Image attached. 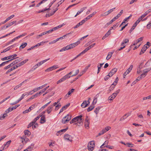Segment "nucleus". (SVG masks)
Returning <instances> with one entry per match:
<instances>
[{"mask_svg": "<svg viewBox=\"0 0 151 151\" xmlns=\"http://www.w3.org/2000/svg\"><path fill=\"white\" fill-rule=\"evenodd\" d=\"M70 105V104L68 103L67 105H65L64 106H63L62 108L60 109L59 114L63 112V111L66 109Z\"/></svg>", "mask_w": 151, "mask_h": 151, "instance_id": "nucleus-13", "label": "nucleus"}, {"mask_svg": "<svg viewBox=\"0 0 151 151\" xmlns=\"http://www.w3.org/2000/svg\"><path fill=\"white\" fill-rule=\"evenodd\" d=\"M115 9V7L110 9V10H109L107 12L108 13L107 14H110L111 12H112L114 11V10Z\"/></svg>", "mask_w": 151, "mask_h": 151, "instance_id": "nucleus-44", "label": "nucleus"}, {"mask_svg": "<svg viewBox=\"0 0 151 151\" xmlns=\"http://www.w3.org/2000/svg\"><path fill=\"white\" fill-rule=\"evenodd\" d=\"M64 138L65 139L69 140L71 142L73 141L71 136L68 134H65L64 136Z\"/></svg>", "mask_w": 151, "mask_h": 151, "instance_id": "nucleus-9", "label": "nucleus"}, {"mask_svg": "<svg viewBox=\"0 0 151 151\" xmlns=\"http://www.w3.org/2000/svg\"><path fill=\"white\" fill-rule=\"evenodd\" d=\"M143 38V37H140V38L138 39L136 41L137 42V43H138L141 41H142V40Z\"/></svg>", "mask_w": 151, "mask_h": 151, "instance_id": "nucleus-56", "label": "nucleus"}, {"mask_svg": "<svg viewBox=\"0 0 151 151\" xmlns=\"http://www.w3.org/2000/svg\"><path fill=\"white\" fill-rule=\"evenodd\" d=\"M22 60V59L21 58H19V59L14 61L12 62V63L14 65H15L16 64H18V63L19 62H20Z\"/></svg>", "mask_w": 151, "mask_h": 151, "instance_id": "nucleus-15", "label": "nucleus"}, {"mask_svg": "<svg viewBox=\"0 0 151 151\" xmlns=\"http://www.w3.org/2000/svg\"><path fill=\"white\" fill-rule=\"evenodd\" d=\"M147 29H150L151 28V22H150L147 26Z\"/></svg>", "mask_w": 151, "mask_h": 151, "instance_id": "nucleus-51", "label": "nucleus"}, {"mask_svg": "<svg viewBox=\"0 0 151 151\" xmlns=\"http://www.w3.org/2000/svg\"><path fill=\"white\" fill-rule=\"evenodd\" d=\"M90 64L85 68L84 70H83V73H85L86 72V71H87V69L90 67Z\"/></svg>", "mask_w": 151, "mask_h": 151, "instance_id": "nucleus-43", "label": "nucleus"}, {"mask_svg": "<svg viewBox=\"0 0 151 151\" xmlns=\"http://www.w3.org/2000/svg\"><path fill=\"white\" fill-rule=\"evenodd\" d=\"M65 0H61L59 2H58L57 3V7H58L60 6V5L61 4L65 1Z\"/></svg>", "mask_w": 151, "mask_h": 151, "instance_id": "nucleus-47", "label": "nucleus"}, {"mask_svg": "<svg viewBox=\"0 0 151 151\" xmlns=\"http://www.w3.org/2000/svg\"><path fill=\"white\" fill-rule=\"evenodd\" d=\"M27 95V94L26 93H25L23 94L20 98L21 99H22L24 98V97Z\"/></svg>", "mask_w": 151, "mask_h": 151, "instance_id": "nucleus-60", "label": "nucleus"}, {"mask_svg": "<svg viewBox=\"0 0 151 151\" xmlns=\"http://www.w3.org/2000/svg\"><path fill=\"white\" fill-rule=\"evenodd\" d=\"M71 115L68 114L67 116L63 118L62 119V122L63 124H65L67 122L70 121L71 119Z\"/></svg>", "mask_w": 151, "mask_h": 151, "instance_id": "nucleus-1", "label": "nucleus"}, {"mask_svg": "<svg viewBox=\"0 0 151 151\" xmlns=\"http://www.w3.org/2000/svg\"><path fill=\"white\" fill-rule=\"evenodd\" d=\"M75 90V89H71V90L70 91H69L68 93H67V94L68 95H70L71 93H73L74 91Z\"/></svg>", "mask_w": 151, "mask_h": 151, "instance_id": "nucleus-46", "label": "nucleus"}, {"mask_svg": "<svg viewBox=\"0 0 151 151\" xmlns=\"http://www.w3.org/2000/svg\"><path fill=\"white\" fill-rule=\"evenodd\" d=\"M17 54H14L12 55H11L8 56V59H10L12 58H14L17 56Z\"/></svg>", "mask_w": 151, "mask_h": 151, "instance_id": "nucleus-48", "label": "nucleus"}, {"mask_svg": "<svg viewBox=\"0 0 151 151\" xmlns=\"http://www.w3.org/2000/svg\"><path fill=\"white\" fill-rule=\"evenodd\" d=\"M80 42L79 41L75 43H73L67 45V46H68V47L69 48L68 49V50H69L74 48L76 46H77L78 44H80Z\"/></svg>", "mask_w": 151, "mask_h": 151, "instance_id": "nucleus-3", "label": "nucleus"}, {"mask_svg": "<svg viewBox=\"0 0 151 151\" xmlns=\"http://www.w3.org/2000/svg\"><path fill=\"white\" fill-rule=\"evenodd\" d=\"M35 124L34 122H31L28 125L27 127V128H29V127H32L33 125H34Z\"/></svg>", "mask_w": 151, "mask_h": 151, "instance_id": "nucleus-41", "label": "nucleus"}, {"mask_svg": "<svg viewBox=\"0 0 151 151\" xmlns=\"http://www.w3.org/2000/svg\"><path fill=\"white\" fill-rule=\"evenodd\" d=\"M104 63H101L97 66L98 68L100 69Z\"/></svg>", "mask_w": 151, "mask_h": 151, "instance_id": "nucleus-62", "label": "nucleus"}, {"mask_svg": "<svg viewBox=\"0 0 151 151\" xmlns=\"http://www.w3.org/2000/svg\"><path fill=\"white\" fill-rule=\"evenodd\" d=\"M123 13V10H122L120 12L117 14V16H116L115 17L116 18V19H117Z\"/></svg>", "mask_w": 151, "mask_h": 151, "instance_id": "nucleus-37", "label": "nucleus"}, {"mask_svg": "<svg viewBox=\"0 0 151 151\" xmlns=\"http://www.w3.org/2000/svg\"><path fill=\"white\" fill-rule=\"evenodd\" d=\"M78 117H78V118H79V119L78 120V121L77 122V123H79V124H81V122H82V115H80V116H78Z\"/></svg>", "mask_w": 151, "mask_h": 151, "instance_id": "nucleus-33", "label": "nucleus"}, {"mask_svg": "<svg viewBox=\"0 0 151 151\" xmlns=\"http://www.w3.org/2000/svg\"><path fill=\"white\" fill-rule=\"evenodd\" d=\"M68 46H67L63 47L59 50L60 52H62L68 50V49L69 48H68Z\"/></svg>", "mask_w": 151, "mask_h": 151, "instance_id": "nucleus-26", "label": "nucleus"}, {"mask_svg": "<svg viewBox=\"0 0 151 151\" xmlns=\"http://www.w3.org/2000/svg\"><path fill=\"white\" fill-rule=\"evenodd\" d=\"M24 133L25 135H27L28 136H29L31 134L30 132L28 130H25L24 131Z\"/></svg>", "mask_w": 151, "mask_h": 151, "instance_id": "nucleus-31", "label": "nucleus"}, {"mask_svg": "<svg viewBox=\"0 0 151 151\" xmlns=\"http://www.w3.org/2000/svg\"><path fill=\"white\" fill-rule=\"evenodd\" d=\"M52 105L48 107L47 109L46 110L48 114H49L52 110Z\"/></svg>", "mask_w": 151, "mask_h": 151, "instance_id": "nucleus-19", "label": "nucleus"}, {"mask_svg": "<svg viewBox=\"0 0 151 151\" xmlns=\"http://www.w3.org/2000/svg\"><path fill=\"white\" fill-rule=\"evenodd\" d=\"M89 120H88L87 119H86L85 122V127L86 128L89 127Z\"/></svg>", "mask_w": 151, "mask_h": 151, "instance_id": "nucleus-17", "label": "nucleus"}, {"mask_svg": "<svg viewBox=\"0 0 151 151\" xmlns=\"http://www.w3.org/2000/svg\"><path fill=\"white\" fill-rule=\"evenodd\" d=\"M14 110V109L13 107H9L5 111V112L6 113H9V112H10L11 111H13Z\"/></svg>", "mask_w": 151, "mask_h": 151, "instance_id": "nucleus-34", "label": "nucleus"}, {"mask_svg": "<svg viewBox=\"0 0 151 151\" xmlns=\"http://www.w3.org/2000/svg\"><path fill=\"white\" fill-rule=\"evenodd\" d=\"M28 151H31L32 150V147L31 146H29L27 148Z\"/></svg>", "mask_w": 151, "mask_h": 151, "instance_id": "nucleus-64", "label": "nucleus"}, {"mask_svg": "<svg viewBox=\"0 0 151 151\" xmlns=\"http://www.w3.org/2000/svg\"><path fill=\"white\" fill-rule=\"evenodd\" d=\"M151 70V68L145 69L143 71L144 72L140 76L142 78H144L147 75V73Z\"/></svg>", "mask_w": 151, "mask_h": 151, "instance_id": "nucleus-5", "label": "nucleus"}, {"mask_svg": "<svg viewBox=\"0 0 151 151\" xmlns=\"http://www.w3.org/2000/svg\"><path fill=\"white\" fill-rule=\"evenodd\" d=\"M110 77L109 75H107L104 78L105 81H106L107 80L110 78Z\"/></svg>", "mask_w": 151, "mask_h": 151, "instance_id": "nucleus-63", "label": "nucleus"}, {"mask_svg": "<svg viewBox=\"0 0 151 151\" xmlns=\"http://www.w3.org/2000/svg\"><path fill=\"white\" fill-rule=\"evenodd\" d=\"M28 59H26L22 61L20 63H18V64L19 67L25 63H26L28 61Z\"/></svg>", "mask_w": 151, "mask_h": 151, "instance_id": "nucleus-22", "label": "nucleus"}, {"mask_svg": "<svg viewBox=\"0 0 151 151\" xmlns=\"http://www.w3.org/2000/svg\"><path fill=\"white\" fill-rule=\"evenodd\" d=\"M151 12V8L147 11L142 16L139 18L138 19L140 21L142 20V19L145 17L148 13Z\"/></svg>", "mask_w": 151, "mask_h": 151, "instance_id": "nucleus-6", "label": "nucleus"}, {"mask_svg": "<svg viewBox=\"0 0 151 151\" xmlns=\"http://www.w3.org/2000/svg\"><path fill=\"white\" fill-rule=\"evenodd\" d=\"M34 93V92H33V91L32 90L29 92H25V93H26L27 94H28L27 95H32L33 93Z\"/></svg>", "mask_w": 151, "mask_h": 151, "instance_id": "nucleus-55", "label": "nucleus"}, {"mask_svg": "<svg viewBox=\"0 0 151 151\" xmlns=\"http://www.w3.org/2000/svg\"><path fill=\"white\" fill-rule=\"evenodd\" d=\"M56 12V11H52L51 12L50 14H46V17H47L48 16V17H50V16H51L53 15Z\"/></svg>", "mask_w": 151, "mask_h": 151, "instance_id": "nucleus-35", "label": "nucleus"}, {"mask_svg": "<svg viewBox=\"0 0 151 151\" xmlns=\"http://www.w3.org/2000/svg\"><path fill=\"white\" fill-rule=\"evenodd\" d=\"M129 40L128 39H126L123 40L122 43L121 44V45L123 46L126 43L129 42Z\"/></svg>", "mask_w": 151, "mask_h": 151, "instance_id": "nucleus-32", "label": "nucleus"}, {"mask_svg": "<svg viewBox=\"0 0 151 151\" xmlns=\"http://www.w3.org/2000/svg\"><path fill=\"white\" fill-rule=\"evenodd\" d=\"M13 25V23H12V22H10L8 24H7V25L6 26H4L3 27H1V29H4V28H5V29H6L7 28H8L10 26H11Z\"/></svg>", "mask_w": 151, "mask_h": 151, "instance_id": "nucleus-18", "label": "nucleus"}, {"mask_svg": "<svg viewBox=\"0 0 151 151\" xmlns=\"http://www.w3.org/2000/svg\"><path fill=\"white\" fill-rule=\"evenodd\" d=\"M146 50L145 49V47H142V49H141L140 52L139 53V55H141L143 54L146 51Z\"/></svg>", "mask_w": 151, "mask_h": 151, "instance_id": "nucleus-36", "label": "nucleus"}, {"mask_svg": "<svg viewBox=\"0 0 151 151\" xmlns=\"http://www.w3.org/2000/svg\"><path fill=\"white\" fill-rule=\"evenodd\" d=\"M13 66V65L12 64V63H11V64H10L9 65H7L6 67H5L4 68V69H7L8 68H9L10 67H12Z\"/></svg>", "mask_w": 151, "mask_h": 151, "instance_id": "nucleus-39", "label": "nucleus"}, {"mask_svg": "<svg viewBox=\"0 0 151 151\" xmlns=\"http://www.w3.org/2000/svg\"><path fill=\"white\" fill-rule=\"evenodd\" d=\"M96 45L95 43H93L91 45L89 46L88 47L89 48V49H90L91 48L93 47Z\"/></svg>", "mask_w": 151, "mask_h": 151, "instance_id": "nucleus-57", "label": "nucleus"}, {"mask_svg": "<svg viewBox=\"0 0 151 151\" xmlns=\"http://www.w3.org/2000/svg\"><path fill=\"white\" fill-rule=\"evenodd\" d=\"M89 48L88 47L86 48L84 50H83L82 52L84 54L86 52H87L88 50H89Z\"/></svg>", "mask_w": 151, "mask_h": 151, "instance_id": "nucleus-58", "label": "nucleus"}, {"mask_svg": "<svg viewBox=\"0 0 151 151\" xmlns=\"http://www.w3.org/2000/svg\"><path fill=\"white\" fill-rule=\"evenodd\" d=\"M114 87L115 86H113L111 85L110 88H109V90L110 91V92L112 91L114 88Z\"/></svg>", "mask_w": 151, "mask_h": 151, "instance_id": "nucleus-49", "label": "nucleus"}, {"mask_svg": "<svg viewBox=\"0 0 151 151\" xmlns=\"http://www.w3.org/2000/svg\"><path fill=\"white\" fill-rule=\"evenodd\" d=\"M35 107V104L32 105L30 106L28 109H29V111H30L32 109H33Z\"/></svg>", "mask_w": 151, "mask_h": 151, "instance_id": "nucleus-50", "label": "nucleus"}, {"mask_svg": "<svg viewBox=\"0 0 151 151\" xmlns=\"http://www.w3.org/2000/svg\"><path fill=\"white\" fill-rule=\"evenodd\" d=\"M35 125H33L32 127V129H34L35 128H37L38 126V124L37 123L35 122Z\"/></svg>", "mask_w": 151, "mask_h": 151, "instance_id": "nucleus-53", "label": "nucleus"}, {"mask_svg": "<svg viewBox=\"0 0 151 151\" xmlns=\"http://www.w3.org/2000/svg\"><path fill=\"white\" fill-rule=\"evenodd\" d=\"M68 129V127L65 129L60 130L57 132L56 135L57 136L61 135L62 134L65 132Z\"/></svg>", "mask_w": 151, "mask_h": 151, "instance_id": "nucleus-12", "label": "nucleus"}, {"mask_svg": "<svg viewBox=\"0 0 151 151\" xmlns=\"http://www.w3.org/2000/svg\"><path fill=\"white\" fill-rule=\"evenodd\" d=\"M27 45V43L25 42L23 43L19 47V49L20 50L24 48Z\"/></svg>", "mask_w": 151, "mask_h": 151, "instance_id": "nucleus-24", "label": "nucleus"}, {"mask_svg": "<svg viewBox=\"0 0 151 151\" xmlns=\"http://www.w3.org/2000/svg\"><path fill=\"white\" fill-rule=\"evenodd\" d=\"M11 141L10 140L8 141V142H7L6 143V144H4V146H5V147H6L5 149H6L8 147L9 145L10 144V143H11Z\"/></svg>", "mask_w": 151, "mask_h": 151, "instance_id": "nucleus-28", "label": "nucleus"}, {"mask_svg": "<svg viewBox=\"0 0 151 151\" xmlns=\"http://www.w3.org/2000/svg\"><path fill=\"white\" fill-rule=\"evenodd\" d=\"M41 116L40 115L37 116L34 119L32 122H34V124H35L36 122L39 119L40 117H41Z\"/></svg>", "mask_w": 151, "mask_h": 151, "instance_id": "nucleus-40", "label": "nucleus"}, {"mask_svg": "<svg viewBox=\"0 0 151 151\" xmlns=\"http://www.w3.org/2000/svg\"><path fill=\"white\" fill-rule=\"evenodd\" d=\"M13 47V45H11L10 46H9V47H8L7 48H6L3 51H2L1 52V53H2L3 52H5L11 49H12Z\"/></svg>", "mask_w": 151, "mask_h": 151, "instance_id": "nucleus-16", "label": "nucleus"}, {"mask_svg": "<svg viewBox=\"0 0 151 151\" xmlns=\"http://www.w3.org/2000/svg\"><path fill=\"white\" fill-rule=\"evenodd\" d=\"M120 91V89H118L115 92L113 93L116 96L119 93Z\"/></svg>", "mask_w": 151, "mask_h": 151, "instance_id": "nucleus-54", "label": "nucleus"}, {"mask_svg": "<svg viewBox=\"0 0 151 151\" xmlns=\"http://www.w3.org/2000/svg\"><path fill=\"white\" fill-rule=\"evenodd\" d=\"M28 59H26L22 61L20 63H18V64L19 67L25 63H26L28 61Z\"/></svg>", "mask_w": 151, "mask_h": 151, "instance_id": "nucleus-21", "label": "nucleus"}, {"mask_svg": "<svg viewBox=\"0 0 151 151\" xmlns=\"http://www.w3.org/2000/svg\"><path fill=\"white\" fill-rule=\"evenodd\" d=\"M68 76H64L62 78L60 79L59 81H58L57 82V84H58L60 83H61L65 81L66 79H68Z\"/></svg>", "mask_w": 151, "mask_h": 151, "instance_id": "nucleus-11", "label": "nucleus"}, {"mask_svg": "<svg viewBox=\"0 0 151 151\" xmlns=\"http://www.w3.org/2000/svg\"><path fill=\"white\" fill-rule=\"evenodd\" d=\"M72 72L71 71L65 76H68V79L69 78H70L71 77V76H70V75L71 74H72Z\"/></svg>", "mask_w": 151, "mask_h": 151, "instance_id": "nucleus-59", "label": "nucleus"}, {"mask_svg": "<svg viewBox=\"0 0 151 151\" xmlns=\"http://www.w3.org/2000/svg\"><path fill=\"white\" fill-rule=\"evenodd\" d=\"M111 128V127L109 126H107L104 129H105V131L107 132Z\"/></svg>", "mask_w": 151, "mask_h": 151, "instance_id": "nucleus-61", "label": "nucleus"}, {"mask_svg": "<svg viewBox=\"0 0 151 151\" xmlns=\"http://www.w3.org/2000/svg\"><path fill=\"white\" fill-rule=\"evenodd\" d=\"M117 69L116 68H114L111 71V76H112L114 74H115V73L117 71Z\"/></svg>", "mask_w": 151, "mask_h": 151, "instance_id": "nucleus-23", "label": "nucleus"}, {"mask_svg": "<svg viewBox=\"0 0 151 151\" xmlns=\"http://www.w3.org/2000/svg\"><path fill=\"white\" fill-rule=\"evenodd\" d=\"M6 113H7L4 114L2 116L1 115L0 116V119L2 120L4 119L5 117L7 116Z\"/></svg>", "mask_w": 151, "mask_h": 151, "instance_id": "nucleus-38", "label": "nucleus"}, {"mask_svg": "<svg viewBox=\"0 0 151 151\" xmlns=\"http://www.w3.org/2000/svg\"><path fill=\"white\" fill-rule=\"evenodd\" d=\"M19 67V65L18 64H17L16 65H15L14 66H13L11 68L9 69L6 73V74H8L9 72H10L11 71H12V70L15 69H16L18 67Z\"/></svg>", "mask_w": 151, "mask_h": 151, "instance_id": "nucleus-8", "label": "nucleus"}, {"mask_svg": "<svg viewBox=\"0 0 151 151\" xmlns=\"http://www.w3.org/2000/svg\"><path fill=\"white\" fill-rule=\"evenodd\" d=\"M90 104L89 100L84 101L81 104V106L82 108H85L88 106Z\"/></svg>", "mask_w": 151, "mask_h": 151, "instance_id": "nucleus-7", "label": "nucleus"}, {"mask_svg": "<svg viewBox=\"0 0 151 151\" xmlns=\"http://www.w3.org/2000/svg\"><path fill=\"white\" fill-rule=\"evenodd\" d=\"M116 96L113 93L110 96L109 98H108V100L112 101L113 99H114L116 97Z\"/></svg>", "mask_w": 151, "mask_h": 151, "instance_id": "nucleus-20", "label": "nucleus"}, {"mask_svg": "<svg viewBox=\"0 0 151 151\" xmlns=\"http://www.w3.org/2000/svg\"><path fill=\"white\" fill-rule=\"evenodd\" d=\"M101 107L100 106H98L96 107L94 111V112L96 113V114L97 115L100 109H101Z\"/></svg>", "mask_w": 151, "mask_h": 151, "instance_id": "nucleus-29", "label": "nucleus"}, {"mask_svg": "<svg viewBox=\"0 0 151 151\" xmlns=\"http://www.w3.org/2000/svg\"><path fill=\"white\" fill-rule=\"evenodd\" d=\"M58 67L56 65H54L52 67H50L46 69L45 70V72H49L52 70L54 69H56Z\"/></svg>", "mask_w": 151, "mask_h": 151, "instance_id": "nucleus-10", "label": "nucleus"}, {"mask_svg": "<svg viewBox=\"0 0 151 151\" xmlns=\"http://www.w3.org/2000/svg\"><path fill=\"white\" fill-rule=\"evenodd\" d=\"M113 52H109L108 53L107 56L106 58L107 60H109L111 58Z\"/></svg>", "mask_w": 151, "mask_h": 151, "instance_id": "nucleus-25", "label": "nucleus"}, {"mask_svg": "<svg viewBox=\"0 0 151 151\" xmlns=\"http://www.w3.org/2000/svg\"><path fill=\"white\" fill-rule=\"evenodd\" d=\"M94 108V106L93 105H91L87 109V111L88 112H89L91 111L92 110H93Z\"/></svg>", "mask_w": 151, "mask_h": 151, "instance_id": "nucleus-27", "label": "nucleus"}, {"mask_svg": "<svg viewBox=\"0 0 151 151\" xmlns=\"http://www.w3.org/2000/svg\"><path fill=\"white\" fill-rule=\"evenodd\" d=\"M116 19V18L114 17L112 19H111L110 21L109 22L107 23V24H106V25H107V26H109V25L110 24H111L113 22L115 21Z\"/></svg>", "mask_w": 151, "mask_h": 151, "instance_id": "nucleus-30", "label": "nucleus"}, {"mask_svg": "<svg viewBox=\"0 0 151 151\" xmlns=\"http://www.w3.org/2000/svg\"><path fill=\"white\" fill-rule=\"evenodd\" d=\"M83 12V10H81V9L80 11H78V12L76 14L75 16V17H76L77 15H78V14H80L82 12Z\"/></svg>", "mask_w": 151, "mask_h": 151, "instance_id": "nucleus-52", "label": "nucleus"}, {"mask_svg": "<svg viewBox=\"0 0 151 151\" xmlns=\"http://www.w3.org/2000/svg\"><path fill=\"white\" fill-rule=\"evenodd\" d=\"M140 20H137L133 25L132 28L129 31V33L131 34L132 31L136 27L137 24L139 22Z\"/></svg>", "mask_w": 151, "mask_h": 151, "instance_id": "nucleus-4", "label": "nucleus"}, {"mask_svg": "<svg viewBox=\"0 0 151 151\" xmlns=\"http://www.w3.org/2000/svg\"><path fill=\"white\" fill-rule=\"evenodd\" d=\"M128 19V18H126L125 19H124L123 22L119 26V27H120L124 23H125V22L126 21H127V20Z\"/></svg>", "mask_w": 151, "mask_h": 151, "instance_id": "nucleus-42", "label": "nucleus"}, {"mask_svg": "<svg viewBox=\"0 0 151 151\" xmlns=\"http://www.w3.org/2000/svg\"><path fill=\"white\" fill-rule=\"evenodd\" d=\"M130 71L129 70H127L126 72L123 74L124 77L125 78V76H126L127 74H128Z\"/></svg>", "mask_w": 151, "mask_h": 151, "instance_id": "nucleus-45", "label": "nucleus"}, {"mask_svg": "<svg viewBox=\"0 0 151 151\" xmlns=\"http://www.w3.org/2000/svg\"><path fill=\"white\" fill-rule=\"evenodd\" d=\"M95 142L94 141L90 142L88 146V150L89 151H92L95 147Z\"/></svg>", "mask_w": 151, "mask_h": 151, "instance_id": "nucleus-2", "label": "nucleus"}, {"mask_svg": "<svg viewBox=\"0 0 151 151\" xmlns=\"http://www.w3.org/2000/svg\"><path fill=\"white\" fill-rule=\"evenodd\" d=\"M41 117L40 119V123L41 124H43L45 123L46 122V120L45 119V115H41Z\"/></svg>", "mask_w": 151, "mask_h": 151, "instance_id": "nucleus-14", "label": "nucleus"}]
</instances>
